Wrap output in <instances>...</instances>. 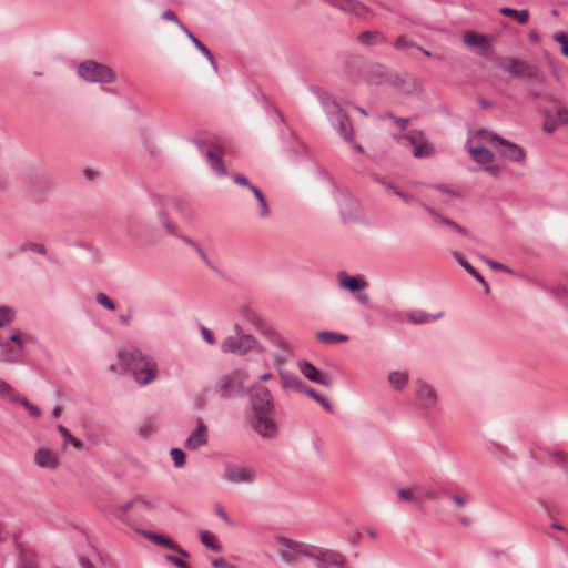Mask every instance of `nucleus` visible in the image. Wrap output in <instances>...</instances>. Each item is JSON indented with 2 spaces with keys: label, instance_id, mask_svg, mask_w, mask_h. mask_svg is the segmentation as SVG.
Returning a JSON list of instances; mask_svg holds the SVG:
<instances>
[{
  "label": "nucleus",
  "instance_id": "nucleus-29",
  "mask_svg": "<svg viewBox=\"0 0 568 568\" xmlns=\"http://www.w3.org/2000/svg\"><path fill=\"white\" fill-rule=\"evenodd\" d=\"M388 80V73L382 65L372 67L367 75V82L373 85H379Z\"/></svg>",
  "mask_w": 568,
  "mask_h": 568
},
{
  "label": "nucleus",
  "instance_id": "nucleus-24",
  "mask_svg": "<svg viewBox=\"0 0 568 568\" xmlns=\"http://www.w3.org/2000/svg\"><path fill=\"white\" fill-rule=\"evenodd\" d=\"M444 315L443 312L437 314H429L423 310H409L404 313L405 320L413 324H428L442 318Z\"/></svg>",
  "mask_w": 568,
  "mask_h": 568
},
{
  "label": "nucleus",
  "instance_id": "nucleus-60",
  "mask_svg": "<svg viewBox=\"0 0 568 568\" xmlns=\"http://www.w3.org/2000/svg\"><path fill=\"white\" fill-rule=\"evenodd\" d=\"M212 566H213V568H221V567L227 568L230 565L224 558L220 557L212 561Z\"/></svg>",
  "mask_w": 568,
  "mask_h": 568
},
{
  "label": "nucleus",
  "instance_id": "nucleus-56",
  "mask_svg": "<svg viewBox=\"0 0 568 568\" xmlns=\"http://www.w3.org/2000/svg\"><path fill=\"white\" fill-rule=\"evenodd\" d=\"M58 430L59 433L61 434V436L63 437L64 439V446L70 442V439L72 438V434L70 433V430L64 427L63 425H59L58 426Z\"/></svg>",
  "mask_w": 568,
  "mask_h": 568
},
{
  "label": "nucleus",
  "instance_id": "nucleus-5",
  "mask_svg": "<svg viewBox=\"0 0 568 568\" xmlns=\"http://www.w3.org/2000/svg\"><path fill=\"white\" fill-rule=\"evenodd\" d=\"M486 134H493L488 130H478L470 134L466 143V150L470 158L480 165H488L494 161V153L487 148L490 145Z\"/></svg>",
  "mask_w": 568,
  "mask_h": 568
},
{
  "label": "nucleus",
  "instance_id": "nucleus-9",
  "mask_svg": "<svg viewBox=\"0 0 568 568\" xmlns=\"http://www.w3.org/2000/svg\"><path fill=\"white\" fill-rule=\"evenodd\" d=\"M495 64L511 75L521 79H534L536 78L538 71L535 65L526 61L508 57H500L495 59Z\"/></svg>",
  "mask_w": 568,
  "mask_h": 568
},
{
  "label": "nucleus",
  "instance_id": "nucleus-41",
  "mask_svg": "<svg viewBox=\"0 0 568 568\" xmlns=\"http://www.w3.org/2000/svg\"><path fill=\"white\" fill-rule=\"evenodd\" d=\"M20 250L22 252H24V251L37 252V253H39L41 255H45L47 254L45 246L42 243H37V242H26V243H23L20 246Z\"/></svg>",
  "mask_w": 568,
  "mask_h": 568
},
{
  "label": "nucleus",
  "instance_id": "nucleus-51",
  "mask_svg": "<svg viewBox=\"0 0 568 568\" xmlns=\"http://www.w3.org/2000/svg\"><path fill=\"white\" fill-rule=\"evenodd\" d=\"M233 181L235 184H239L241 186L247 187L250 191H252V187H256L255 185L251 184L247 178L243 174L236 173L233 175Z\"/></svg>",
  "mask_w": 568,
  "mask_h": 568
},
{
  "label": "nucleus",
  "instance_id": "nucleus-32",
  "mask_svg": "<svg viewBox=\"0 0 568 568\" xmlns=\"http://www.w3.org/2000/svg\"><path fill=\"white\" fill-rule=\"evenodd\" d=\"M0 396L11 403H19L22 398L14 388L3 379H0Z\"/></svg>",
  "mask_w": 568,
  "mask_h": 568
},
{
  "label": "nucleus",
  "instance_id": "nucleus-50",
  "mask_svg": "<svg viewBox=\"0 0 568 568\" xmlns=\"http://www.w3.org/2000/svg\"><path fill=\"white\" fill-rule=\"evenodd\" d=\"M484 171L487 172L489 175L498 179L503 173V168L501 165L491 162L490 164L484 166Z\"/></svg>",
  "mask_w": 568,
  "mask_h": 568
},
{
  "label": "nucleus",
  "instance_id": "nucleus-35",
  "mask_svg": "<svg viewBox=\"0 0 568 568\" xmlns=\"http://www.w3.org/2000/svg\"><path fill=\"white\" fill-rule=\"evenodd\" d=\"M252 193L254 194V196L256 197V200L258 202V207H260L258 215L261 217H267L270 214V207H268V204H267V201H266L264 194L262 193V191L258 187H252Z\"/></svg>",
  "mask_w": 568,
  "mask_h": 568
},
{
  "label": "nucleus",
  "instance_id": "nucleus-31",
  "mask_svg": "<svg viewBox=\"0 0 568 568\" xmlns=\"http://www.w3.org/2000/svg\"><path fill=\"white\" fill-rule=\"evenodd\" d=\"M317 341L324 344H336L345 343L348 341V336L339 333L322 331L316 333Z\"/></svg>",
  "mask_w": 568,
  "mask_h": 568
},
{
  "label": "nucleus",
  "instance_id": "nucleus-57",
  "mask_svg": "<svg viewBox=\"0 0 568 568\" xmlns=\"http://www.w3.org/2000/svg\"><path fill=\"white\" fill-rule=\"evenodd\" d=\"M201 333H202L204 341H206L209 344H214L215 339H214L213 333L207 327L203 326L201 328Z\"/></svg>",
  "mask_w": 568,
  "mask_h": 568
},
{
  "label": "nucleus",
  "instance_id": "nucleus-58",
  "mask_svg": "<svg viewBox=\"0 0 568 568\" xmlns=\"http://www.w3.org/2000/svg\"><path fill=\"white\" fill-rule=\"evenodd\" d=\"M9 341L14 343L20 348H22L24 346V343H23V341H22V338H21V336H20V334L18 332L12 333L9 336Z\"/></svg>",
  "mask_w": 568,
  "mask_h": 568
},
{
  "label": "nucleus",
  "instance_id": "nucleus-53",
  "mask_svg": "<svg viewBox=\"0 0 568 568\" xmlns=\"http://www.w3.org/2000/svg\"><path fill=\"white\" fill-rule=\"evenodd\" d=\"M308 557L307 555H297V552L288 548V560L286 565H296L302 558Z\"/></svg>",
  "mask_w": 568,
  "mask_h": 568
},
{
  "label": "nucleus",
  "instance_id": "nucleus-43",
  "mask_svg": "<svg viewBox=\"0 0 568 568\" xmlns=\"http://www.w3.org/2000/svg\"><path fill=\"white\" fill-rule=\"evenodd\" d=\"M554 40L560 44L561 53L568 58V33L557 32L554 34Z\"/></svg>",
  "mask_w": 568,
  "mask_h": 568
},
{
  "label": "nucleus",
  "instance_id": "nucleus-17",
  "mask_svg": "<svg viewBox=\"0 0 568 568\" xmlns=\"http://www.w3.org/2000/svg\"><path fill=\"white\" fill-rule=\"evenodd\" d=\"M298 368L300 372L304 375V377H306L311 382H314L326 387H329L332 385L331 376L327 373L317 369L311 363L301 361L298 362Z\"/></svg>",
  "mask_w": 568,
  "mask_h": 568
},
{
  "label": "nucleus",
  "instance_id": "nucleus-55",
  "mask_svg": "<svg viewBox=\"0 0 568 568\" xmlns=\"http://www.w3.org/2000/svg\"><path fill=\"white\" fill-rule=\"evenodd\" d=\"M394 193L405 203H412L415 201V196L413 194L399 191L397 189L394 190Z\"/></svg>",
  "mask_w": 568,
  "mask_h": 568
},
{
  "label": "nucleus",
  "instance_id": "nucleus-22",
  "mask_svg": "<svg viewBox=\"0 0 568 568\" xmlns=\"http://www.w3.org/2000/svg\"><path fill=\"white\" fill-rule=\"evenodd\" d=\"M200 151L204 154L206 160L210 163L211 169L217 174V175H226L227 169L222 160V154L217 151L216 148L203 149V144L199 143Z\"/></svg>",
  "mask_w": 568,
  "mask_h": 568
},
{
  "label": "nucleus",
  "instance_id": "nucleus-48",
  "mask_svg": "<svg viewBox=\"0 0 568 568\" xmlns=\"http://www.w3.org/2000/svg\"><path fill=\"white\" fill-rule=\"evenodd\" d=\"M162 18L164 20L174 22L182 31H184L186 29V27L179 20L178 16L172 10L163 11Z\"/></svg>",
  "mask_w": 568,
  "mask_h": 568
},
{
  "label": "nucleus",
  "instance_id": "nucleus-23",
  "mask_svg": "<svg viewBox=\"0 0 568 568\" xmlns=\"http://www.w3.org/2000/svg\"><path fill=\"white\" fill-rule=\"evenodd\" d=\"M341 288L347 290L352 293L364 290L368 286L367 281L362 276H349L346 272H341L337 275Z\"/></svg>",
  "mask_w": 568,
  "mask_h": 568
},
{
  "label": "nucleus",
  "instance_id": "nucleus-12",
  "mask_svg": "<svg viewBox=\"0 0 568 568\" xmlns=\"http://www.w3.org/2000/svg\"><path fill=\"white\" fill-rule=\"evenodd\" d=\"M235 331L236 336H229L222 342L221 348L224 353L243 355L255 347L256 339L253 335L243 334L239 325Z\"/></svg>",
  "mask_w": 568,
  "mask_h": 568
},
{
  "label": "nucleus",
  "instance_id": "nucleus-44",
  "mask_svg": "<svg viewBox=\"0 0 568 568\" xmlns=\"http://www.w3.org/2000/svg\"><path fill=\"white\" fill-rule=\"evenodd\" d=\"M161 224L174 236H180L178 227L169 220V217L162 212H159Z\"/></svg>",
  "mask_w": 568,
  "mask_h": 568
},
{
  "label": "nucleus",
  "instance_id": "nucleus-6",
  "mask_svg": "<svg viewBox=\"0 0 568 568\" xmlns=\"http://www.w3.org/2000/svg\"><path fill=\"white\" fill-rule=\"evenodd\" d=\"M78 74L88 82L112 83L115 80V73L110 67L92 60L81 62Z\"/></svg>",
  "mask_w": 568,
  "mask_h": 568
},
{
  "label": "nucleus",
  "instance_id": "nucleus-38",
  "mask_svg": "<svg viewBox=\"0 0 568 568\" xmlns=\"http://www.w3.org/2000/svg\"><path fill=\"white\" fill-rule=\"evenodd\" d=\"M426 210L429 212V214H432V216L435 219L436 222L447 224V225L454 227L457 232H459L462 234H466L467 233L466 230L463 226L456 224L454 221H452L449 219H446V217L439 215L432 207H427Z\"/></svg>",
  "mask_w": 568,
  "mask_h": 568
},
{
  "label": "nucleus",
  "instance_id": "nucleus-3",
  "mask_svg": "<svg viewBox=\"0 0 568 568\" xmlns=\"http://www.w3.org/2000/svg\"><path fill=\"white\" fill-rule=\"evenodd\" d=\"M288 548L295 550L297 555H307L318 560L321 562L320 566L342 568L346 562L345 557L338 551L316 549L310 545L288 538H286V561L288 560Z\"/></svg>",
  "mask_w": 568,
  "mask_h": 568
},
{
  "label": "nucleus",
  "instance_id": "nucleus-21",
  "mask_svg": "<svg viewBox=\"0 0 568 568\" xmlns=\"http://www.w3.org/2000/svg\"><path fill=\"white\" fill-rule=\"evenodd\" d=\"M138 531L142 536H144L145 538H148L149 540L153 541L154 544H156L159 546H163L170 550H173L185 558L190 557V554L186 550L181 548L174 540H172L171 538H169L164 535H160V534H156L153 531H146V530H138Z\"/></svg>",
  "mask_w": 568,
  "mask_h": 568
},
{
  "label": "nucleus",
  "instance_id": "nucleus-59",
  "mask_svg": "<svg viewBox=\"0 0 568 568\" xmlns=\"http://www.w3.org/2000/svg\"><path fill=\"white\" fill-rule=\"evenodd\" d=\"M131 317H132V311L131 310H129L125 314H121L120 315L121 324L124 325V326H129Z\"/></svg>",
  "mask_w": 568,
  "mask_h": 568
},
{
  "label": "nucleus",
  "instance_id": "nucleus-46",
  "mask_svg": "<svg viewBox=\"0 0 568 568\" xmlns=\"http://www.w3.org/2000/svg\"><path fill=\"white\" fill-rule=\"evenodd\" d=\"M19 404H21L30 413L32 417L39 418L41 416V409L38 406L30 403L27 398L22 397Z\"/></svg>",
  "mask_w": 568,
  "mask_h": 568
},
{
  "label": "nucleus",
  "instance_id": "nucleus-10",
  "mask_svg": "<svg viewBox=\"0 0 568 568\" xmlns=\"http://www.w3.org/2000/svg\"><path fill=\"white\" fill-rule=\"evenodd\" d=\"M325 110L339 135L352 142L354 134L353 125L341 105L336 102H329L325 105Z\"/></svg>",
  "mask_w": 568,
  "mask_h": 568
},
{
  "label": "nucleus",
  "instance_id": "nucleus-33",
  "mask_svg": "<svg viewBox=\"0 0 568 568\" xmlns=\"http://www.w3.org/2000/svg\"><path fill=\"white\" fill-rule=\"evenodd\" d=\"M183 32L192 41V43L195 45V48L206 57V59L210 61V63L214 68H216L214 58H213L212 53L209 51V49L187 28Z\"/></svg>",
  "mask_w": 568,
  "mask_h": 568
},
{
  "label": "nucleus",
  "instance_id": "nucleus-26",
  "mask_svg": "<svg viewBox=\"0 0 568 568\" xmlns=\"http://www.w3.org/2000/svg\"><path fill=\"white\" fill-rule=\"evenodd\" d=\"M387 381L394 390H403L409 381V374L406 371H392Z\"/></svg>",
  "mask_w": 568,
  "mask_h": 568
},
{
  "label": "nucleus",
  "instance_id": "nucleus-30",
  "mask_svg": "<svg viewBox=\"0 0 568 568\" xmlns=\"http://www.w3.org/2000/svg\"><path fill=\"white\" fill-rule=\"evenodd\" d=\"M19 361V354L14 352L8 344L7 341H4L0 336V362L1 363H17Z\"/></svg>",
  "mask_w": 568,
  "mask_h": 568
},
{
  "label": "nucleus",
  "instance_id": "nucleus-42",
  "mask_svg": "<svg viewBox=\"0 0 568 568\" xmlns=\"http://www.w3.org/2000/svg\"><path fill=\"white\" fill-rule=\"evenodd\" d=\"M170 455L174 463V466L180 468L185 464V453L181 448H172Z\"/></svg>",
  "mask_w": 568,
  "mask_h": 568
},
{
  "label": "nucleus",
  "instance_id": "nucleus-34",
  "mask_svg": "<svg viewBox=\"0 0 568 568\" xmlns=\"http://www.w3.org/2000/svg\"><path fill=\"white\" fill-rule=\"evenodd\" d=\"M499 12L505 17L516 19L520 24H526L528 22L529 14L527 10L518 11L511 8L504 7L499 10Z\"/></svg>",
  "mask_w": 568,
  "mask_h": 568
},
{
  "label": "nucleus",
  "instance_id": "nucleus-28",
  "mask_svg": "<svg viewBox=\"0 0 568 568\" xmlns=\"http://www.w3.org/2000/svg\"><path fill=\"white\" fill-rule=\"evenodd\" d=\"M394 85L405 93H414L418 90V84L413 77H394Z\"/></svg>",
  "mask_w": 568,
  "mask_h": 568
},
{
  "label": "nucleus",
  "instance_id": "nucleus-64",
  "mask_svg": "<svg viewBox=\"0 0 568 568\" xmlns=\"http://www.w3.org/2000/svg\"><path fill=\"white\" fill-rule=\"evenodd\" d=\"M407 45V41L404 37H398L395 41V48L396 49H404Z\"/></svg>",
  "mask_w": 568,
  "mask_h": 568
},
{
  "label": "nucleus",
  "instance_id": "nucleus-49",
  "mask_svg": "<svg viewBox=\"0 0 568 568\" xmlns=\"http://www.w3.org/2000/svg\"><path fill=\"white\" fill-rule=\"evenodd\" d=\"M155 425L152 420H144L140 426V435L142 437H149L154 432Z\"/></svg>",
  "mask_w": 568,
  "mask_h": 568
},
{
  "label": "nucleus",
  "instance_id": "nucleus-20",
  "mask_svg": "<svg viewBox=\"0 0 568 568\" xmlns=\"http://www.w3.org/2000/svg\"><path fill=\"white\" fill-rule=\"evenodd\" d=\"M207 426L203 423L202 419L196 420V426L190 434V436L185 439L184 446L187 449L196 450L201 446H204L207 443Z\"/></svg>",
  "mask_w": 568,
  "mask_h": 568
},
{
  "label": "nucleus",
  "instance_id": "nucleus-14",
  "mask_svg": "<svg viewBox=\"0 0 568 568\" xmlns=\"http://www.w3.org/2000/svg\"><path fill=\"white\" fill-rule=\"evenodd\" d=\"M415 398L418 406L423 409H432L438 403L436 389L425 381L415 382Z\"/></svg>",
  "mask_w": 568,
  "mask_h": 568
},
{
  "label": "nucleus",
  "instance_id": "nucleus-39",
  "mask_svg": "<svg viewBox=\"0 0 568 568\" xmlns=\"http://www.w3.org/2000/svg\"><path fill=\"white\" fill-rule=\"evenodd\" d=\"M449 497L454 505L456 506V508L458 509H463L464 507H466L470 499V495L465 491H453L449 494Z\"/></svg>",
  "mask_w": 568,
  "mask_h": 568
},
{
  "label": "nucleus",
  "instance_id": "nucleus-52",
  "mask_svg": "<svg viewBox=\"0 0 568 568\" xmlns=\"http://www.w3.org/2000/svg\"><path fill=\"white\" fill-rule=\"evenodd\" d=\"M483 261L491 268V270H495V271H504V272H507V273H511V271L504 264L499 263V262H495L490 258H487V257H483Z\"/></svg>",
  "mask_w": 568,
  "mask_h": 568
},
{
  "label": "nucleus",
  "instance_id": "nucleus-13",
  "mask_svg": "<svg viewBox=\"0 0 568 568\" xmlns=\"http://www.w3.org/2000/svg\"><path fill=\"white\" fill-rule=\"evenodd\" d=\"M564 125L568 126L567 108L556 105L545 111L542 129L546 133H552L555 130Z\"/></svg>",
  "mask_w": 568,
  "mask_h": 568
},
{
  "label": "nucleus",
  "instance_id": "nucleus-19",
  "mask_svg": "<svg viewBox=\"0 0 568 568\" xmlns=\"http://www.w3.org/2000/svg\"><path fill=\"white\" fill-rule=\"evenodd\" d=\"M286 388H294L300 392L305 393L311 398H313L316 403H318L326 410L332 409V404L321 394H318L313 388L305 386L301 381L295 377L286 376Z\"/></svg>",
  "mask_w": 568,
  "mask_h": 568
},
{
  "label": "nucleus",
  "instance_id": "nucleus-27",
  "mask_svg": "<svg viewBox=\"0 0 568 568\" xmlns=\"http://www.w3.org/2000/svg\"><path fill=\"white\" fill-rule=\"evenodd\" d=\"M357 40L365 45H377L386 42V38L379 31H363L357 36Z\"/></svg>",
  "mask_w": 568,
  "mask_h": 568
},
{
  "label": "nucleus",
  "instance_id": "nucleus-37",
  "mask_svg": "<svg viewBox=\"0 0 568 568\" xmlns=\"http://www.w3.org/2000/svg\"><path fill=\"white\" fill-rule=\"evenodd\" d=\"M396 493H397V496L405 501H410L416 505L422 504V499L417 497L416 491L413 488L400 487V488L396 489Z\"/></svg>",
  "mask_w": 568,
  "mask_h": 568
},
{
  "label": "nucleus",
  "instance_id": "nucleus-16",
  "mask_svg": "<svg viewBox=\"0 0 568 568\" xmlns=\"http://www.w3.org/2000/svg\"><path fill=\"white\" fill-rule=\"evenodd\" d=\"M224 478L232 484L252 483L255 478V470L251 467L227 465L224 471Z\"/></svg>",
  "mask_w": 568,
  "mask_h": 568
},
{
  "label": "nucleus",
  "instance_id": "nucleus-63",
  "mask_svg": "<svg viewBox=\"0 0 568 568\" xmlns=\"http://www.w3.org/2000/svg\"><path fill=\"white\" fill-rule=\"evenodd\" d=\"M74 448L77 449H82L84 444L82 440H80L79 438H75L72 436V438L70 439L69 442Z\"/></svg>",
  "mask_w": 568,
  "mask_h": 568
},
{
  "label": "nucleus",
  "instance_id": "nucleus-4",
  "mask_svg": "<svg viewBox=\"0 0 568 568\" xmlns=\"http://www.w3.org/2000/svg\"><path fill=\"white\" fill-rule=\"evenodd\" d=\"M160 505V499L150 495H136L131 500L114 507V515L122 521H126V515L132 511L136 516H143L154 510Z\"/></svg>",
  "mask_w": 568,
  "mask_h": 568
},
{
  "label": "nucleus",
  "instance_id": "nucleus-61",
  "mask_svg": "<svg viewBox=\"0 0 568 568\" xmlns=\"http://www.w3.org/2000/svg\"><path fill=\"white\" fill-rule=\"evenodd\" d=\"M557 295L564 301V303L568 306V290L567 288H558Z\"/></svg>",
  "mask_w": 568,
  "mask_h": 568
},
{
  "label": "nucleus",
  "instance_id": "nucleus-7",
  "mask_svg": "<svg viewBox=\"0 0 568 568\" xmlns=\"http://www.w3.org/2000/svg\"><path fill=\"white\" fill-rule=\"evenodd\" d=\"M485 136L488 143H490V146L494 148L503 159L515 163H523L525 161L526 152L518 144L509 142L494 132Z\"/></svg>",
  "mask_w": 568,
  "mask_h": 568
},
{
  "label": "nucleus",
  "instance_id": "nucleus-25",
  "mask_svg": "<svg viewBox=\"0 0 568 568\" xmlns=\"http://www.w3.org/2000/svg\"><path fill=\"white\" fill-rule=\"evenodd\" d=\"M36 464L42 468L54 469L58 466L57 456L49 449L39 448L34 455Z\"/></svg>",
  "mask_w": 568,
  "mask_h": 568
},
{
  "label": "nucleus",
  "instance_id": "nucleus-62",
  "mask_svg": "<svg viewBox=\"0 0 568 568\" xmlns=\"http://www.w3.org/2000/svg\"><path fill=\"white\" fill-rule=\"evenodd\" d=\"M216 514L226 523V524H231V520L229 518V516L226 515V513L224 511V509L220 506L216 507Z\"/></svg>",
  "mask_w": 568,
  "mask_h": 568
},
{
  "label": "nucleus",
  "instance_id": "nucleus-2",
  "mask_svg": "<svg viewBox=\"0 0 568 568\" xmlns=\"http://www.w3.org/2000/svg\"><path fill=\"white\" fill-rule=\"evenodd\" d=\"M251 402L255 414L254 429L263 437H273L277 426L272 417L274 406L271 394L266 388L258 387L252 395Z\"/></svg>",
  "mask_w": 568,
  "mask_h": 568
},
{
  "label": "nucleus",
  "instance_id": "nucleus-45",
  "mask_svg": "<svg viewBox=\"0 0 568 568\" xmlns=\"http://www.w3.org/2000/svg\"><path fill=\"white\" fill-rule=\"evenodd\" d=\"M97 303L101 306L105 307L109 311L115 310L114 302L104 293H98L97 294Z\"/></svg>",
  "mask_w": 568,
  "mask_h": 568
},
{
  "label": "nucleus",
  "instance_id": "nucleus-47",
  "mask_svg": "<svg viewBox=\"0 0 568 568\" xmlns=\"http://www.w3.org/2000/svg\"><path fill=\"white\" fill-rule=\"evenodd\" d=\"M173 206L175 207L176 211L182 213L185 217H189V219L192 217V214L189 210V204L186 201L176 199L173 201Z\"/></svg>",
  "mask_w": 568,
  "mask_h": 568
},
{
  "label": "nucleus",
  "instance_id": "nucleus-18",
  "mask_svg": "<svg viewBox=\"0 0 568 568\" xmlns=\"http://www.w3.org/2000/svg\"><path fill=\"white\" fill-rule=\"evenodd\" d=\"M336 8L359 19H369L373 16L371 8L357 0H339Z\"/></svg>",
  "mask_w": 568,
  "mask_h": 568
},
{
  "label": "nucleus",
  "instance_id": "nucleus-11",
  "mask_svg": "<svg viewBox=\"0 0 568 568\" xmlns=\"http://www.w3.org/2000/svg\"><path fill=\"white\" fill-rule=\"evenodd\" d=\"M246 378V374L242 372H234L232 374L224 375L217 383L216 392L222 398L237 396L245 389Z\"/></svg>",
  "mask_w": 568,
  "mask_h": 568
},
{
  "label": "nucleus",
  "instance_id": "nucleus-36",
  "mask_svg": "<svg viewBox=\"0 0 568 568\" xmlns=\"http://www.w3.org/2000/svg\"><path fill=\"white\" fill-rule=\"evenodd\" d=\"M16 318V311L10 306H0V328L11 324Z\"/></svg>",
  "mask_w": 568,
  "mask_h": 568
},
{
  "label": "nucleus",
  "instance_id": "nucleus-1",
  "mask_svg": "<svg viewBox=\"0 0 568 568\" xmlns=\"http://www.w3.org/2000/svg\"><path fill=\"white\" fill-rule=\"evenodd\" d=\"M130 373L139 385H148L158 377L156 361L144 354L141 349L130 346L118 352L116 363L111 365L112 371Z\"/></svg>",
  "mask_w": 568,
  "mask_h": 568
},
{
  "label": "nucleus",
  "instance_id": "nucleus-40",
  "mask_svg": "<svg viewBox=\"0 0 568 568\" xmlns=\"http://www.w3.org/2000/svg\"><path fill=\"white\" fill-rule=\"evenodd\" d=\"M200 537H201V542L205 547H207L214 551H219L221 549L220 546L215 542L214 535L211 534L210 531H207V530L200 531Z\"/></svg>",
  "mask_w": 568,
  "mask_h": 568
},
{
  "label": "nucleus",
  "instance_id": "nucleus-15",
  "mask_svg": "<svg viewBox=\"0 0 568 568\" xmlns=\"http://www.w3.org/2000/svg\"><path fill=\"white\" fill-rule=\"evenodd\" d=\"M405 138L412 145L415 158H429L433 155L434 148L420 132H409Z\"/></svg>",
  "mask_w": 568,
  "mask_h": 568
},
{
  "label": "nucleus",
  "instance_id": "nucleus-8",
  "mask_svg": "<svg viewBox=\"0 0 568 568\" xmlns=\"http://www.w3.org/2000/svg\"><path fill=\"white\" fill-rule=\"evenodd\" d=\"M462 42L467 48L474 50L476 54L485 59H493L494 47L489 36L474 30H466L462 34Z\"/></svg>",
  "mask_w": 568,
  "mask_h": 568
},
{
  "label": "nucleus",
  "instance_id": "nucleus-54",
  "mask_svg": "<svg viewBox=\"0 0 568 568\" xmlns=\"http://www.w3.org/2000/svg\"><path fill=\"white\" fill-rule=\"evenodd\" d=\"M165 559L169 562H171L174 566H176L178 568H190V566L185 561H183L182 559H180L179 557H175L173 555H166Z\"/></svg>",
  "mask_w": 568,
  "mask_h": 568
}]
</instances>
